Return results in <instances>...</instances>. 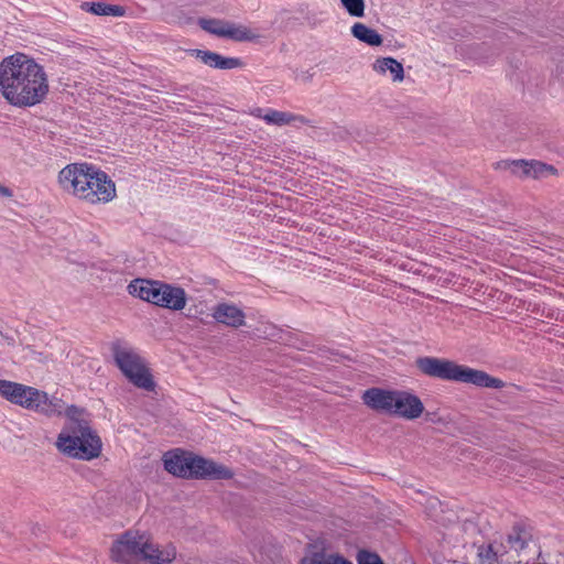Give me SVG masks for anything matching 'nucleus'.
<instances>
[{
	"mask_svg": "<svg viewBox=\"0 0 564 564\" xmlns=\"http://www.w3.org/2000/svg\"><path fill=\"white\" fill-rule=\"evenodd\" d=\"M373 70L379 74L390 72L393 82H402L404 78V69L401 63L393 57H380L372 64Z\"/></svg>",
	"mask_w": 564,
	"mask_h": 564,
	"instance_id": "nucleus-17",
	"label": "nucleus"
},
{
	"mask_svg": "<svg viewBox=\"0 0 564 564\" xmlns=\"http://www.w3.org/2000/svg\"><path fill=\"white\" fill-rule=\"evenodd\" d=\"M394 395L395 390L370 388L364 392L362 401L368 408L377 412L391 414Z\"/></svg>",
	"mask_w": 564,
	"mask_h": 564,
	"instance_id": "nucleus-13",
	"label": "nucleus"
},
{
	"mask_svg": "<svg viewBox=\"0 0 564 564\" xmlns=\"http://www.w3.org/2000/svg\"><path fill=\"white\" fill-rule=\"evenodd\" d=\"M95 165L88 163H72L63 167L58 173V184L61 187L76 196V197H88L93 199L94 195L89 192L86 193L87 188L84 189V185L89 184V180H93V172Z\"/></svg>",
	"mask_w": 564,
	"mask_h": 564,
	"instance_id": "nucleus-7",
	"label": "nucleus"
},
{
	"mask_svg": "<svg viewBox=\"0 0 564 564\" xmlns=\"http://www.w3.org/2000/svg\"><path fill=\"white\" fill-rule=\"evenodd\" d=\"M176 558V549L169 544L160 549L149 536L143 535L141 562L147 564H170Z\"/></svg>",
	"mask_w": 564,
	"mask_h": 564,
	"instance_id": "nucleus-12",
	"label": "nucleus"
},
{
	"mask_svg": "<svg viewBox=\"0 0 564 564\" xmlns=\"http://www.w3.org/2000/svg\"><path fill=\"white\" fill-rule=\"evenodd\" d=\"M346 11L356 18H361L365 14V1L364 0H340Z\"/></svg>",
	"mask_w": 564,
	"mask_h": 564,
	"instance_id": "nucleus-26",
	"label": "nucleus"
},
{
	"mask_svg": "<svg viewBox=\"0 0 564 564\" xmlns=\"http://www.w3.org/2000/svg\"><path fill=\"white\" fill-rule=\"evenodd\" d=\"M111 351L117 367L135 387L152 391L155 387L149 369L139 354L119 340L111 344Z\"/></svg>",
	"mask_w": 564,
	"mask_h": 564,
	"instance_id": "nucleus-6",
	"label": "nucleus"
},
{
	"mask_svg": "<svg viewBox=\"0 0 564 564\" xmlns=\"http://www.w3.org/2000/svg\"><path fill=\"white\" fill-rule=\"evenodd\" d=\"M0 91L12 106H35L48 93L46 73L43 66L22 53L8 56L0 63Z\"/></svg>",
	"mask_w": 564,
	"mask_h": 564,
	"instance_id": "nucleus-1",
	"label": "nucleus"
},
{
	"mask_svg": "<svg viewBox=\"0 0 564 564\" xmlns=\"http://www.w3.org/2000/svg\"><path fill=\"white\" fill-rule=\"evenodd\" d=\"M327 555L324 552H315L311 556L304 557L301 564H324L326 563Z\"/></svg>",
	"mask_w": 564,
	"mask_h": 564,
	"instance_id": "nucleus-30",
	"label": "nucleus"
},
{
	"mask_svg": "<svg viewBox=\"0 0 564 564\" xmlns=\"http://www.w3.org/2000/svg\"><path fill=\"white\" fill-rule=\"evenodd\" d=\"M416 368L425 376L464 383H471L477 387L500 389L503 382L489 376L482 370L458 365L448 359L436 357H419L415 360Z\"/></svg>",
	"mask_w": 564,
	"mask_h": 564,
	"instance_id": "nucleus-4",
	"label": "nucleus"
},
{
	"mask_svg": "<svg viewBox=\"0 0 564 564\" xmlns=\"http://www.w3.org/2000/svg\"><path fill=\"white\" fill-rule=\"evenodd\" d=\"M143 535L133 530L122 533L110 549V558L119 564H140Z\"/></svg>",
	"mask_w": 564,
	"mask_h": 564,
	"instance_id": "nucleus-8",
	"label": "nucleus"
},
{
	"mask_svg": "<svg viewBox=\"0 0 564 564\" xmlns=\"http://www.w3.org/2000/svg\"><path fill=\"white\" fill-rule=\"evenodd\" d=\"M324 564H352V563L339 554L329 553L326 557V563H324Z\"/></svg>",
	"mask_w": 564,
	"mask_h": 564,
	"instance_id": "nucleus-31",
	"label": "nucleus"
},
{
	"mask_svg": "<svg viewBox=\"0 0 564 564\" xmlns=\"http://www.w3.org/2000/svg\"><path fill=\"white\" fill-rule=\"evenodd\" d=\"M495 169L509 171L520 178L529 177L530 173L527 160H502L495 164Z\"/></svg>",
	"mask_w": 564,
	"mask_h": 564,
	"instance_id": "nucleus-20",
	"label": "nucleus"
},
{
	"mask_svg": "<svg viewBox=\"0 0 564 564\" xmlns=\"http://www.w3.org/2000/svg\"><path fill=\"white\" fill-rule=\"evenodd\" d=\"M93 180H89L88 185H84V189L87 188L86 193L89 192L94 195L93 199L88 197H78L90 204H106L116 197V185L106 172L94 166Z\"/></svg>",
	"mask_w": 564,
	"mask_h": 564,
	"instance_id": "nucleus-10",
	"label": "nucleus"
},
{
	"mask_svg": "<svg viewBox=\"0 0 564 564\" xmlns=\"http://www.w3.org/2000/svg\"><path fill=\"white\" fill-rule=\"evenodd\" d=\"M0 196L10 198L13 196V192L9 187L0 184Z\"/></svg>",
	"mask_w": 564,
	"mask_h": 564,
	"instance_id": "nucleus-32",
	"label": "nucleus"
},
{
	"mask_svg": "<svg viewBox=\"0 0 564 564\" xmlns=\"http://www.w3.org/2000/svg\"><path fill=\"white\" fill-rule=\"evenodd\" d=\"M186 305V293L180 286L164 283L160 299V306L173 311L183 310Z\"/></svg>",
	"mask_w": 564,
	"mask_h": 564,
	"instance_id": "nucleus-15",
	"label": "nucleus"
},
{
	"mask_svg": "<svg viewBox=\"0 0 564 564\" xmlns=\"http://www.w3.org/2000/svg\"><path fill=\"white\" fill-rule=\"evenodd\" d=\"M198 25L210 34L237 42H251L259 37L247 26L225 20L202 18L198 20Z\"/></svg>",
	"mask_w": 564,
	"mask_h": 564,
	"instance_id": "nucleus-9",
	"label": "nucleus"
},
{
	"mask_svg": "<svg viewBox=\"0 0 564 564\" xmlns=\"http://www.w3.org/2000/svg\"><path fill=\"white\" fill-rule=\"evenodd\" d=\"M80 8L84 11L101 17H122L126 12L121 6L108 4L105 2H83Z\"/></svg>",
	"mask_w": 564,
	"mask_h": 564,
	"instance_id": "nucleus-18",
	"label": "nucleus"
},
{
	"mask_svg": "<svg viewBox=\"0 0 564 564\" xmlns=\"http://www.w3.org/2000/svg\"><path fill=\"white\" fill-rule=\"evenodd\" d=\"M243 65L242 61L238 57H225L216 53L214 61V68L218 69H234Z\"/></svg>",
	"mask_w": 564,
	"mask_h": 564,
	"instance_id": "nucleus-25",
	"label": "nucleus"
},
{
	"mask_svg": "<svg viewBox=\"0 0 564 564\" xmlns=\"http://www.w3.org/2000/svg\"><path fill=\"white\" fill-rule=\"evenodd\" d=\"M64 413L68 420L55 442L57 449L77 459L90 460L98 457L101 452V440L89 423L79 417L82 410L70 405L64 408L61 415Z\"/></svg>",
	"mask_w": 564,
	"mask_h": 564,
	"instance_id": "nucleus-2",
	"label": "nucleus"
},
{
	"mask_svg": "<svg viewBox=\"0 0 564 564\" xmlns=\"http://www.w3.org/2000/svg\"><path fill=\"white\" fill-rule=\"evenodd\" d=\"M358 564H383L380 556L376 553L361 550L357 554Z\"/></svg>",
	"mask_w": 564,
	"mask_h": 564,
	"instance_id": "nucleus-27",
	"label": "nucleus"
},
{
	"mask_svg": "<svg viewBox=\"0 0 564 564\" xmlns=\"http://www.w3.org/2000/svg\"><path fill=\"white\" fill-rule=\"evenodd\" d=\"M216 322L232 328H239L246 324V314L235 304L219 303L213 310Z\"/></svg>",
	"mask_w": 564,
	"mask_h": 564,
	"instance_id": "nucleus-14",
	"label": "nucleus"
},
{
	"mask_svg": "<svg viewBox=\"0 0 564 564\" xmlns=\"http://www.w3.org/2000/svg\"><path fill=\"white\" fill-rule=\"evenodd\" d=\"M263 120L269 124H274V126H280V127L290 124L294 121H300V122L305 121V119L302 116H297V115H293V113L284 112V111H279V110H273V109H269L263 115Z\"/></svg>",
	"mask_w": 564,
	"mask_h": 564,
	"instance_id": "nucleus-21",
	"label": "nucleus"
},
{
	"mask_svg": "<svg viewBox=\"0 0 564 564\" xmlns=\"http://www.w3.org/2000/svg\"><path fill=\"white\" fill-rule=\"evenodd\" d=\"M424 405L420 398L409 391L395 390L392 415L415 420L422 415Z\"/></svg>",
	"mask_w": 564,
	"mask_h": 564,
	"instance_id": "nucleus-11",
	"label": "nucleus"
},
{
	"mask_svg": "<svg viewBox=\"0 0 564 564\" xmlns=\"http://www.w3.org/2000/svg\"><path fill=\"white\" fill-rule=\"evenodd\" d=\"M507 541L511 549L521 551L528 545L529 534L519 525H514L512 531L508 534Z\"/></svg>",
	"mask_w": 564,
	"mask_h": 564,
	"instance_id": "nucleus-24",
	"label": "nucleus"
},
{
	"mask_svg": "<svg viewBox=\"0 0 564 564\" xmlns=\"http://www.w3.org/2000/svg\"><path fill=\"white\" fill-rule=\"evenodd\" d=\"M351 34L360 42H364L370 46H379L383 42L382 36L376 30L360 22H356L351 26Z\"/></svg>",
	"mask_w": 564,
	"mask_h": 564,
	"instance_id": "nucleus-19",
	"label": "nucleus"
},
{
	"mask_svg": "<svg viewBox=\"0 0 564 564\" xmlns=\"http://www.w3.org/2000/svg\"><path fill=\"white\" fill-rule=\"evenodd\" d=\"M0 397L48 417L61 416L64 409V401L61 398H50L45 391L9 380H0Z\"/></svg>",
	"mask_w": 564,
	"mask_h": 564,
	"instance_id": "nucleus-5",
	"label": "nucleus"
},
{
	"mask_svg": "<svg viewBox=\"0 0 564 564\" xmlns=\"http://www.w3.org/2000/svg\"><path fill=\"white\" fill-rule=\"evenodd\" d=\"M164 282L153 281L152 286L150 289L149 303L160 306V299L163 291Z\"/></svg>",
	"mask_w": 564,
	"mask_h": 564,
	"instance_id": "nucleus-28",
	"label": "nucleus"
},
{
	"mask_svg": "<svg viewBox=\"0 0 564 564\" xmlns=\"http://www.w3.org/2000/svg\"><path fill=\"white\" fill-rule=\"evenodd\" d=\"M191 55L200 59L204 64L214 68V61L216 53L212 51H203V50H192Z\"/></svg>",
	"mask_w": 564,
	"mask_h": 564,
	"instance_id": "nucleus-29",
	"label": "nucleus"
},
{
	"mask_svg": "<svg viewBox=\"0 0 564 564\" xmlns=\"http://www.w3.org/2000/svg\"><path fill=\"white\" fill-rule=\"evenodd\" d=\"M252 115H253L254 117H257V118H261V119H263V115H264V113H263V110H262L261 108H257V109H254V110L252 111Z\"/></svg>",
	"mask_w": 564,
	"mask_h": 564,
	"instance_id": "nucleus-33",
	"label": "nucleus"
},
{
	"mask_svg": "<svg viewBox=\"0 0 564 564\" xmlns=\"http://www.w3.org/2000/svg\"><path fill=\"white\" fill-rule=\"evenodd\" d=\"M151 286L152 280L135 279L128 285V291L131 295L148 302Z\"/></svg>",
	"mask_w": 564,
	"mask_h": 564,
	"instance_id": "nucleus-23",
	"label": "nucleus"
},
{
	"mask_svg": "<svg viewBox=\"0 0 564 564\" xmlns=\"http://www.w3.org/2000/svg\"><path fill=\"white\" fill-rule=\"evenodd\" d=\"M507 553L502 544L489 543L477 546V564H497L498 558Z\"/></svg>",
	"mask_w": 564,
	"mask_h": 564,
	"instance_id": "nucleus-16",
	"label": "nucleus"
},
{
	"mask_svg": "<svg viewBox=\"0 0 564 564\" xmlns=\"http://www.w3.org/2000/svg\"><path fill=\"white\" fill-rule=\"evenodd\" d=\"M163 463L166 471L184 479L221 480L234 477L227 466L183 449L165 453Z\"/></svg>",
	"mask_w": 564,
	"mask_h": 564,
	"instance_id": "nucleus-3",
	"label": "nucleus"
},
{
	"mask_svg": "<svg viewBox=\"0 0 564 564\" xmlns=\"http://www.w3.org/2000/svg\"><path fill=\"white\" fill-rule=\"evenodd\" d=\"M530 170L529 177L532 178H544L549 175H557V169L551 164L543 163L536 160L528 161Z\"/></svg>",
	"mask_w": 564,
	"mask_h": 564,
	"instance_id": "nucleus-22",
	"label": "nucleus"
}]
</instances>
